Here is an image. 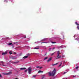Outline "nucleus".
<instances>
[{
  "label": "nucleus",
  "mask_w": 79,
  "mask_h": 79,
  "mask_svg": "<svg viewBox=\"0 0 79 79\" xmlns=\"http://www.w3.org/2000/svg\"><path fill=\"white\" fill-rule=\"evenodd\" d=\"M56 70L54 69L53 70L52 73L50 72H48L49 75V76H55V74H56Z\"/></svg>",
  "instance_id": "1"
},
{
  "label": "nucleus",
  "mask_w": 79,
  "mask_h": 79,
  "mask_svg": "<svg viewBox=\"0 0 79 79\" xmlns=\"http://www.w3.org/2000/svg\"><path fill=\"white\" fill-rule=\"evenodd\" d=\"M60 51H58L57 53V58L56 59V60H57V59H59L60 57H61V56L60 55Z\"/></svg>",
  "instance_id": "2"
},
{
  "label": "nucleus",
  "mask_w": 79,
  "mask_h": 79,
  "mask_svg": "<svg viewBox=\"0 0 79 79\" xmlns=\"http://www.w3.org/2000/svg\"><path fill=\"white\" fill-rule=\"evenodd\" d=\"M28 71L29 74H31V71H32L31 68L29 67L28 69Z\"/></svg>",
  "instance_id": "3"
},
{
  "label": "nucleus",
  "mask_w": 79,
  "mask_h": 79,
  "mask_svg": "<svg viewBox=\"0 0 79 79\" xmlns=\"http://www.w3.org/2000/svg\"><path fill=\"white\" fill-rule=\"evenodd\" d=\"M3 63H4V62H3V61H0V65H2V64H1V63L2 64V66H6V65L3 64Z\"/></svg>",
  "instance_id": "4"
},
{
  "label": "nucleus",
  "mask_w": 79,
  "mask_h": 79,
  "mask_svg": "<svg viewBox=\"0 0 79 79\" xmlns=\"http://www.w3.org/2000/svg\"><path fill=\"white\" fill-rule=\"evenodd\" d=\"M12 74V72H9L8 73H6V75H10V74Z\"/></svg>",
  "instance_id": "5"
},
{
  "label": "nucleus",
  "mask_w": 79,
  "mask_h": 79,
  "mask_svg": "<svg viewBox=\"0 0 79 79\" xmlns=\"http://www.w3.org/2000/svg\"><path fill=\"white\" fill-rule=\"evenodd\" d=\"M7 53V52L6 51L5 52H3L2 53V55H6V54Z\"/></svg>",
  "instance_id": "6"
},
{
  "label": "nucleus",
  "mask_w": 79,
  "mask_h": 79,
  "mask_svg": "<svg viewBox=\"0 0 79 79\" xmlns=\"http://www.w3.org/2000/svg\"><path fill=\"white\" fill-rule=\"evenodd\" d=\"M52 60V57H50L48 59V60H47V62H49Z\"/></svg>",
  "instance_id": "7"
},
{
  "label": "nucleus",
  "mask_w": 79,
  "mask_h": 79,
  "mask_svg": "<svg viewBox=\"0 0 79 79\" xmlns=\"http://www.w3.org/2000/svg\"><path fill=\"white\" fill-rule=\"evenodd\" d=\"M28 58V56H25L23 57V58H24V59H26V58Z\"/></svg>",
  "instance_id": "8"
},
{
  "label": "nucleus",
  "mask_w": 79,
  "mask_h": 79,
  "mask_svg": "<svg viewBox=\"0 0 79 79\" xmlns=\"http://www.w3.org/2000/svg\"><path fill=\"white\" fill-rule=\"evenodd\" d=\"M26 68H20V69L21 70H24V69H26Z\"/></svg>",
  "instance_id": "9"
},
{
  "label": "nucleus",
  "mask_w": 79,
  "mask_h": 79,
  "mask_svg": "<svg viewBox=\"0 0 79 79\" xmlns=\"http://www.w3.org/2000/svg\"><path fill=\"white\" fill-rule=\"evenodd\" d=\"M43 72H44L43 71H41L40 70L38 72V73H42Z\"/></svg>",
  "instance_id": "10"
},
{
  "label": "nucleus",
  "mask_w": 79,
  "mask_h": 79,
  "mask_svg": "<svg viewBox=\"0 0 79 79\" xmlns=\"http://www.w3.org/2000/svg\"><path fill=\"white\" fill-rule=\"evenodd\" d=\"M58 64V63H56V64H53L52 65V66H55L56 65H57Z\"/></svg>",
  "instance_id": "11"
},
{
  "label": "nucleus",
  "mask_w": 79,
  "mask_h": 79,
  "mask_svg": "<svg viewBox=\"0 0 79 79\" xmlns=\"http://www.w3.org/2000/svg\"><path fill=\"white\" fill-rule=\"evenodd\" d=\"M39 49V46L37 47H35L34 48V49Z\"/></svg>",
  "instance_id": "12"
},
{
  "label": "nucleus",
  "mask_w": 79,
  "mask_h": 79,
  "mask_svg": "<svg viewBox=\"0 0 79 79\" xmlns=\"http://www.w3.org/2000/svg\"><path fill=\"white\" fill-rule=\"evenodd\" d=\"M48 59V57H45L44 59V60H47Z\"/></svg>",
  "instance_id": "13"
},
{
  "label": "nucleus",
  "mask_w": 79,
  "mask_h": 79,
  "mask_svg": "<svg viewBox=\"0 0 79 79\" xmlns=\"http://www.w3.org/2000/svg\"><path fill=\"white\" fill-rule=\"evenodd\" d=\"M12 59H13V60H15V59H16V57H12Z\"/></svg>",
  "instance_id": "14"
},
{
  "label": "nucleus",
  "mask_w": 79,
  "mask_h": 79,
  "mask_svg": "<svg viewBox=\"0 0 79 79\" xmlns=\"http://www.w3.org/2000/svg\"><path fill=\"white\" fill-rule=\"evenodd\" d=\"M75 24H76V25H77V26H79V24L77 23V22H76Z\"/></svg>",
  "instance_id": "15"
},
{
  "label": "nucleus",
  "mask_w": 79,
  "mask_h": 79,
  "mask_svg": "<svg viewBox=\"0 0 79 79\" xmlns=\"http://www.w3.org/2000/svg\"><path fill=\"white\" fill-rule=\"evenodd\" d=\"M76 40H79V37H78L77 38H76Z\"/></svg>",
  "instance_id": "16"
},
{
  "label": "nucleus",
  "mask_w": 79,
  "mask_h": 79,
  "mask_svg": "<svg viewBox=\"0 0 79 79\" xmlns=\"http://www.w3.org/2000/svg\"><path fill=\"white\" fill-rule=\"evenodd\" d=\"M17 43H18V42H16V43H14V44H16V45H18V44H17Z\"/></svg>",
  "instance_id": "17"
},
{
  "label": "nucleus",
  "mask_w": 79,
  "mask_h": 79,
  "mask_svg": "<svg viewBox=\"0 0 79 79\" xmlns=\"http://www.w3.org/2000/svg\"><path fill=\"white\" fill-rule=\"evenodd\" d=\"M79 69V66H77L75 68L76 69Z\"/></svg>",
  "instance_id": "18"
},
{
  "label": "nucleus",
  "mask_w": 79,
  "mask_h": 79,
  "mask_svg": "<svg viewBox=\"0 0 79 79\" xmlns=\"http://www.w3.org/2000/svg\"><path fill=\"white\" fill-rule=\"evenodd\" d=\"M46 39H47L46 38H44V39H43L42 40V41H45V40H46Z\"/></svg>",
  "instance_id": "19"
},
{
  "label": "nucleus",
  "mask_w": 79,
  "mask_h": 79,
  "mask_svg": "<svg viewBox=\"0 0 79 79\" xmlns=\"http://www.w3.org/2000/svg\"><path fill=\"white\" fill-rule=\"evenodd\" d=\"M55 53V52L53 53L52 54L51 56H52V55H54Z\"/></svg>",
  "instance_id": "20"
},
{
  "label": "nucleus",
  "mask_w": 79,
  "mask_h": 79,
  "mask_svg": "<svg viewBox=\"0 0 79 79\" xmlns=\"http://www.w3.org/2000/svg\"><path fill=\"white\" fill-rule=\"evenodd\" d=\"M63 64V63L62 62L61 63V64H60V65H59V67H60V66H61V64Z\"/></svg>",
  "instance_id": "21"
},
{
  "label": "nucleus",
  "mask_w": 79,
  "mask_h": 79,
  "mask_svg": "<svg viewBox=\"0 0 79 79\" xmlns=\"http://www.w3.org/2000/svg\"><path fill=\"white\" fill-rule=\"evenodd\" d=\"M27 55L28 56H29V55H31V54L29 53H28L27 54Z\"/></svg>",
  "instance_id": "22"
},
{
  "label": "nucleus",
  "mask_w": 79,
  "mask_h": 79,
  "mask_svg": "<svg viewBox=\"0 0 79 79\" xmlns=\"http://www.w3.org/2000/svg\"><path fill=\"white\" fill-rule=\"evenodd\" d=\"M9 53H10V55H11V54H12V52H10Z\"/></svg>",
  "instance_id": "23"
},
{
  "label": "nucleus",
  "mask_w": 79,
  "mask_h": 79,
  "mask_svg": "<svg viewBox=\"0 0 79 79\" xmlns=\"http://www.w3.org/2000/svg\"><path fill=\"white\" fill-rule=\"evenodd\" d=\"M13 63H15V64L18 63V62H14Z\"/></svg>",
  "instance_id": "24"
},
{
  "label": "nucleus",
  "mask_w": 79,
  "mask_h": 79,
  "mask_svg": "<svg viewBox=\"0 0 79 79\" xmlns=\"http://www.w3.org/2000/svg\"><path fill=\"white\" fill-rule=\"evenodd\" d=\"M52 44H56V42H52Z\"/></svg>",
  "instance_id": "25"
},
{
  "label": "nucleus",
  "mask_w": 79,
  "mask_h": 79,
  "mask_svg": "<svg viewBox=\"0 0 79 79\" xmlns=\"http://www.w3.org/2000/svg\"><path fill=\"white\" fill-rule=\"evenodd\" d=\"M12 44V43H9V45H11Z\"/></svg>",
  "instance_id": "26"
},
{
  "label": "nucleus",
  "mask_w": 79,
  "mask_h": 79,
  "mask_svg": "<svg viewBox=\"0 0 79 79\" xmlns=\"http://www.w3.org/2000/svg\"><path fill=\"white\" fill-rule=\"evenodd\" d=\"M27 69L26 70H25L24 71L25 73H26V72H27Z\"/></svg>",
  "instance_id": "27"
},
{
  "label": "nucleus",
  "mask_w": 79,
  "mask_h": 79,
  "mask_svg": "<svg viewBox=\"0 0 79 79\" xmlns=\"http://www.w3.org/2000/svg\"><path fill=\"white\" fill-rule=\"evenodd\" d=\"M0 77H2V75L0 74Z\"/></svg>",
  "instance_id": "28"
},
{
  "label": "nucleus",
  "mask_w": 79,
  "mask_h": 79,
  "mask_svg": "<svg viewBox=\"0 0 79 79\" xmlns=\"http://www.w3.org/2000/svg\"><path fill=\"white\" fill-rule=\"evenodd\" d=\"M77 28L79 30V26H78L77 27Z\"/></svg>",
  "instance_id": "29"
},
{
  "label": "nucleus",
  "mask_w": 79,
  "mask_h": 79,
  "mask_svg": "<svg viewBox=\"0 0 79 79\" xmlns=\"http://www.w3.org/2000/svg\"><path fill=\"white\" fill-rule=\"evenodd\" d=\"M33 77H36V75H34L33 76Z\"/></svg>",
  "instance_id": "30"
},
{
  "label": "nucleus",
  "mask_w": 79,
  "mask_h": 79,
  "mask_svg": "<svg viewBox=\"0 0 79 79\" xmlns=\"http://www.w3.org/2000/svg\"><path fill=\"white\" fill-rule=\"evenodd\" d=\"M42 67H40L39 68H40V69H42Z\"/></svg>",
  "instance_id": "31"
},
{
  "label": "nucleus",
  "mask_w": 79,
  "mask_h": 79,
  "mask_svg": "<svg viewBox=\"0 0 79 79\" xmlns=\"http://www.w3.org/2000/svg\"><path fill=\"white\" fill-rule=\"evenodd\" d=\"M51 49H52L51 48H49V51H50V50H51Z\"/></svg>",
  "instance_id": "32"
},
{
  "label": "nucleus",
  "mask_w": 79,
  "mask_h": 79,
  "mask_svg": "<svg viewBox=\"0 0 79 79\" xmlns=\"http://www.w3.org/2000/svg\"><path fill=\"white\" fill-rule=\"evenodd\" d=\"M47 53L46 52V53H45V54L44 55V56H45V55H47Z\"/></svg>",
  "instance_id": "33"
},
{
  "label": "nucleus",
  "mask_w": 79,
  "mask_h": 79,
  "mask_svg": "<svg viewBox=\"0 0 79 79\" xmlns=\"http://www.w3.org/2000/svg\"><path fill=\"white\" fill-rule=\"evenodd\" d=\"M36 68H40V67L38 66L36 67Z\"/></svg>",
  "instance_id": "34"
},
{
  "label": "nucleus",
  "mask_w": 79,
  "mask_h": 79,
  "mask_svg": "<svg viewBox=\"0 0 79 79\" xmlns=\"http://www.w3.org/2000/svg\"><path fill=\"white\" fill-rule=\"evenodd\" d=\"M66 73V72H64V74H65V73Z\"/></svg>",
  "instance_id": "35"
},
{
  "label": "nucleus",
  "mask_w": 79,
  "mask_h": 79,
  "mask_svg": "<svg viewBox=\"0 0 79 79\" xmlns=\"http://www.w3.org/2000/svg\"><path fill=\"white\" fill-rule=\"evenodd\" d=\"M76 77V75L73 76V77Z\"/></svg>",
  "instance_id": "36"
},
{
  "label": "nucleus",
  "mask_w": 79,
  "mask_h": 79,
  "mask_svg": "<svg viewBox=\"0 0 79 79\" xmlns=\"http://www.w3.org/2000/svg\"><path fill=\"white\" fill-rule=\"evenodd\" d=\"M75 38L76 37V35H75L73 36Z\"/></svg>",
  "instance_id": "37"
},
{
  "label": "nucleus",
  "mask_w": 79,
  "mask_h": 79,
  "mask_svg": "<svg viewBox=\"0 0 79 79\" xmlns=\"http://www.w3.org/2000/svg\"><path fill=\"white\" fill-rule=\"evenodd\" d=\"M55 48L54 47V48H52V49H53H53H55Z\"/></svg>",
  "instance_id": "38"
},
{
  "label": "nucleus",
  "mask_w": 79,
  "mask_h": 79,
  "mask_svg": "<svg viewBox=\"0 0 79 79\" xmlns=\"http://www.w3.org/2000/svg\"><path fill=\"white\" fill-rule=\"evenodd\" d=\"M43 77H45V75H43Z\"/></svg>",
  "instance_id": "39"
},
{
  "label": "nucleus",
  "mask_w": 79,
  "mask_h": 79,
  "mask_svg": "<svg viewBox=\"0 0 79 79\" xmlns=\"http://www.w3.org/2000/svg\"><path fill=\"white\" fill-rule=\"evenodd\" d=\"M14 54H16V52H14Z\"/></svg>",
  "instance_id": "40"
},
{
  "label": "nucleus",
  "mask_w": 79,
  "mask_h": 79,
  "mask_svg": "<svg viewBox=\"0 0 79 79\" xmlns=\"http://www.w3.org/2000/svg\"><path fill=\"white\" fill-rule=\"evenodd\" d=\"M63 39H64V36H63Z\"/></svg>",
  "instance_id": "41"
},
{
  "label": "nucleus",
  "mask_w": 79,
  "mask_h": 79,
  "mask_svg": "<svg viewBox=\"0 0 79 79\" xmlns=\"http://www.w3.org/2000/svg\"><path fill=\"white\" fill-rule=\"evenodd\" d=\"M18 79V78H15V79Z\"/></svg>",
  "instance_id": "42"
},
{
  "label": "nucleus",
  "mask_w": 79,
  "mask_h": 79,
  "mask_svg": "<svg viewBox=\"0 0 79 79\" xmlns=\"http://www.w3.org/2000/svg\"><path fill=\"white\" fill-rule=\"evenodd\" d=\"M24 38H26V36H25V37H24Z\"/></svg>",
  "instance_id": "43"
},
{
  "label": "nucleus",
  "mask_w": 79,
  "mask_h": 79,
  "mask_svg": "<svg viewBox=\"0 0 79 79\" xmlns=\"http://www.w3.org/2000/svg\"><path fill=\"white\" fill-rule=\"evenodd\" d=\"M64 56H62L63 57H64Z\"/></svg>",
  "instance_id": "44"
},
{
  "label": "nucleus",
  "mask_w": 79,
  "mask_h": 79,
  "mask_svg": "<svg viewBox=\"0 0 79 79\" xmlns=\"http://www.w3.org/2000/svg\"><path fill=\"white\" fill-rule=\"evenodd\" d=\"M44 77H42V79H44Z\"/></svg>",
  "instance_id": "45"
},
{
  "label": "nucleus",
  "mask_w": 79,
  "mask_h": 79,
  "mask_svg": "<svg viewBox=\"0 0 79 79\" xmlns=\"http://www.w3.org/2000/svg\"><path fill=\"white\" fill-rule=\"evenodd\" d=\"M11 60L10 61V62H11Z\"/></svg>",
  "instance_id": "46"
},
{
  "label": "nucleus",
  "mask_w": 79,
  "mask_h": 79,
  "mask_svg": "<svg viewBox=\"0 0 79 79\" xmlns=\"http://www.w3.org/2000/svg\"><path fill=\"white\" fill-rule=\"evenodd\" d=\"M13 47H14V46H13Z\"/></svg>",
  "instance_id": "47"
},
{
  "label": "nucleus",
  "mask_w": 79,
  "mask_h": 79,
  "mask_svg": "<svg viewBox=\"0 0 79 79\" xmlns=\"http://www.w3.org/2000/svg\"><path fill=\"white\" fill-rule=\"evenodd\" d=\"M44 43H45V42H44Z\"/></svg>",
  "instance_id": "48"
}]
</instances>
